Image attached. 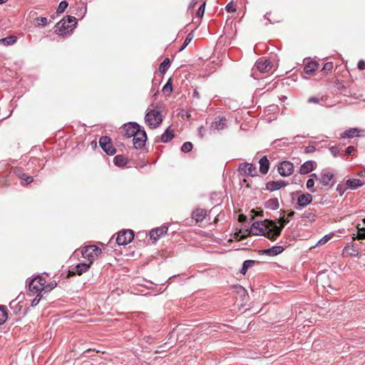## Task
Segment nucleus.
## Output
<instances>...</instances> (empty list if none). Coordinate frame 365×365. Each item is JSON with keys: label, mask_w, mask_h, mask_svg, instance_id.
<instances>
[{"label": "nucleus", "mask_w": 365, "mask_h": 365, "mask_svg": "<svg viewBox=\"0 0 365 365\" xmlns=\"http://www.w3.org/2000/svg\"><path fill=\"white\" fill-rule=\"evenodd\" d=\"M354 151V148L353 146H349L345 150L346 155H351Z\"/></svg>", "instance_id": "nucleus-52"}, {"label": "nucleus", "mask_w": 365, "mask_h": 365, "mask_svg": "<svg viewBox=\"0 0 365 365\" xmlns=\"http://www.w3.org/2000/svg\"><path fill=\"white\" fill-rule=\"evenodd\" d=\"M319 181L324 186H330L332 187L335 183L334 180V175L333 173L328 171H322L321 175L319 178Z\"/></svg>", "instance_id": "nucleus-12"}, {"label": "nucleus", "mask_w": 365, "mask_h": 365, "mask_svg": "<svg viewBox=\"0 0 365 365\" xmlns=\"http://www.w3.org/2000/svg\"><path fill=\"white\" fill-rule=\"evenodd\" d=\"M46 279L41 276L32 279L29 284V292L40 294L46 287Z\"/></svg>", "instance_id": "nucleus-5"}, {"label": "nucleus", "mask_w": 365, "mask_h": 365, "mask_svg": "<svg viewBox=\"0 0 365 365\" xmlns=\"http://www.w3.org/2000/svg\"><path fill=\"white\" fill-rule=\"evenodd\" d=\"M99 144L103 150L108 155H113L116 150L113 147L111 140L108 136H102L99 140Z\"/></svg>", "instance_id": "nucleus-7"}, {"label": "nucleus", "mask_w": 365, "mask_h": 365, "mask_svg": "<svg viewBox=\"0 0 365 365\" xmlns=\"http://www.w3.org/2000/svg\"><path fill=\"white\" fill-rule=\"evenodd\" d=\"M255 66L260 73H267L271 70L272 63L269 60L262 58L257 61Z\"/></svg>", "instance_id": "nucleus-13"}, {"label": "nucleus", "mask_w": 365, "mask_h": 365, "mask_svg": "<svg viewBox=\"0 0 365 365\" xmlns=\"http://www.w3.org/2000/svg\"><path fill=\"white\" fill-rule=\"evenodd\" d=\"M270 15V13H266L264 15V19L267 20L269 21V24H273L274 22H272L269 19V16Z\"/></svg>", "instance_id": "nucleus-56"}, {"label": "nucleus", "mask_w": 365, "mask_h": 365, "mask_svg": "<svg viewBox=\"0 0 365 365\" xmlns=\"http://www.w3.org/2000/svg\"><path fill=\"white\" fill-rule=\"evenodd\" d=\"M170 65V61L168 58L164 59V61L159 66V71L162 74H165L168 71L169 66Z\"/></svg>", "instance_id": "nucleus-32"}, {"label": "nucleus", "mask_w": 365, "mask_h": 365, "mask_svg": "<svg viewBox=\"0 0 365 365\" xmlns=\"http://www.w3.org/2000/svg\"><path fill=\"white\" fill-rule=\"evenodd\" d=\"M19 178L21 180L22 185H29L33 182V178L29 175H26L25 173H21L19 175Z\"/></svg>", "instance_id": "nucleus-34"}, {"label": "nucleus", "mask_w": 365, "mask_h": 365, "mask_svg": "<svg viewBox=\"0 0 365 365\" xmlns=\"http://www.w3.org/2000/svg\"><path fill=\"white\" fill-rule=\"evenodd\" d=\"M239 171L250 176H255L257 175L256 168L252 163H242L240 164Z\"/></svg>", "instance_id": "nucleus-14"}, {"label": "nucleus", "mask_w": 365, "mask_h": 365, "mask_svg": "<svg viewBox=\"0 0 365 365\" xmlns=\"http://www.w3.org/2000/svg\"><path fill=\"white\" fill-rule=\"evenodd\" d=\"M192 97L199 99L200 98V93L199 92L195 89L192 93Z\"/></svg>", "instance_id": "nucleus-55"}, {"label": "nucleus", "mask_w": 365, "mask_h": 365, "mask_svg": "<svg viewBox=\"0 0 365 365\" xmlns=\"http://www.w3.org/2000/svg\"><path fill=\"white\" fill-rule=\"evenodd\" d=\"M225 9L228 11V12H230V11H236V9L235 7L234 6L232 2H230L227 4V6H225Z\"/></svg>", "instance_id": "nucleus-48"}, {"label": "nucleus", "mask_w": 365, "mask_h": 365, "mask_svg": "<svg viewBox=\"0 0 365 365\" xmlns=\"http://www.w3.org/2000/svg\"><path fill=\"white\" fill-rule=\"evenodd\" d=\"M347 188L348 187L346 185V182L345 183H339L336 186V191L339 192L340 196H342Z\"/></svg>", "instance_id": "nucleus-39"}, {"label": "nucleus", "mask_w": 365, "mask_h": 365, "mask_svg": "<svg viewBox=\"0 0 365 365\" xmlns=\"http://www.w3.org/2000/svg\"><path fill=\"white\" fill-rule=\"evenodd\" d=\"M314 215L312 212H305L302 215V218L303 220H308L309 221L314 220Z\"/></svg>", "instance_id": "nucleus-42"}, {"label": "nucleus", "mask_w": 365, "mask_h": 365, "mask_svg": "<svg viewBox=\"0 0 365 365\" xmlns=\"http://www.w3.org/2000/svg\"><path fill=\"white\" fill-rule=\"evenodd\" d=\"M364 184V182L359 179H349L346 181L347 187L351 190H356Z\"/></svg>", "instance_id": "nucleus-25"}, {"label": "nucleus", "mask_w": 365, "mask_h": 365, "mask_svg": "<svg viewBox=\"0 0 365 365\" xmlns=\"http://www.w3.org/2000/svg\"><path fill=\"white\" fill-rule=\"evenodd\" d=\"M192 38H193V34L192 33L188 34L183 42V44L182 45V46L179 51H182V50H184L189 45V43L191 42Z\"/></svg>", "instance_id": "nucleus-35"}, {"label": "nucleus", "mask_w": 365, "mask_h": 365, "mask_svg": "<svg viewBox=\"0 0 365 365\" xmlns=\"http://www.w3.org/2000/svg\"><path fill=\"white\" fill-rule=\"evenodd\" d=\"M8 0H0V5L6 3Z\"/></svg>", "instance_id": "nucleus-62"}, {"label": "nucleus", "mask_w": 365, "mask_h": 365, "mask_svg": "<svg viewBox=\"0 0 365 365\" xmlns=\"http://www.w3.org/2000/svg\"><path fill=\"white\" fill-rule=\"evenodd\" d=\"M174 138L173 131L170 128H167L163 134H162L160 139L163 143H168Z\"/></svg>", "instance_id": "nucleus-30"}, {"label": "nucleus", "mask_w": 365, "mask_h": 365, "mask_svg": "<svg viewBox=\"0 0 365 365\" xmlns=\"http://www.w3.org/2000/svg\"><path fill=\"white\" fill-rule=\"evenodd\" d=\"M259 171L262 174H267L269 169V162L267 156H263L259 161Z\"/></svg>", "instance_id": "nucleus-24"}, {"label": "nucleus", "mask_w": 365, "mask_h": 365, "mask_svg": "<svg viewBox=\"0 0 365 365\" xmlns=\"http://www.w3.org/2000/svg\"><path fill=\"white\" fill-rule=\"evenodd\" d=\"M264 207L271 210H277L279 207L278 199L277 197L269 199L265 202Z\"/></svg>", "instance_id": "nucleus-27"}, {"label": "nucleus", "mask_w": 365, "mask_h": 365, "mask_svg": "<svg viewBox=\"0 0 365 365\" xmlns=\"http://www.w3.org/2000/svg\"><path fill=\"white\" fill-rule=\"evenodd\" d=\"M91 263H79L73 268V270L71 272L73 274H77L78 275L82 274L83 273L87 272L90 268V265Z\"/></svg>", "instance_id": "nucleus-23"}, {"label": "nucleus", "mask_w": 365, "mask_h": 365, "mask_svg": "<svg viewBox=\"0 0 365 365\" xmlns=\"http://www.w3.org/2000/svg\"><path fill=\"white\" fill-rule=\"evenodd\" d=\"M147 140V135L143 128H141L138 133L133 137V142L135 148L141 149L145 146Z\"/></svg>", "instance_id": "nucleus-8"}, {"label": "nucleus", "mask_w": 365, "mask_h": 365, "mask_svg": "<svg viewBox=\"0 0 365 365\" xmlns=\"http://www.w3.org/2000/svg\"><path fill=\"white\" fill-rule=\"evenodd\" d=\"M185 117L187 119H188L190 117V113L188 112H186L185 114H182V118H184Z\"/></svg>", "instance_id": "nucleus-59"}, {"label": "nucleus", "mask_w": 365, "mask_h": 365, "mask_svg": "<svg viewBox=\"0 0 365 365\" xmlns=\"http://www.w3.org/2000/svg\"><path fill=\"white\" fill-rule=\"evenodd\" d=\"M315 150V148L312 145H309L307 147L305 148V153H312Z\"/></svg>", "instance_id": "nucleus-54"}, {"label": "nucleus", "mask_w": 365, "mask_h": 365, "mask_svg": "<svg viewBox=\"0 0 365 365\" xmlns=\"http://www.w3.org/2000/svg\"><path fill=\"white\" fill-rule=\"evenodd\" d=\"M287 185V183L282 180H277V181H269L267 183L266 187L267 190H269L270 192L276 191L279 190L282 187H284Z\"/></svg>", "instance_id": "nucleus-17"}, {"label": "nucleus", "mask_w": 365, "mask_h": 365, "mask_svg": "<svg viewBox=\"0 0 365 365\" xmlns=\"http://www.w3.org/2000/svg\"><path fill=\"white\" fill-rule=\"evenodd\" d=\"M17 41V37L14 35L9 36L5 38H0V44L5 46L14 45Z\"/></svg>", "instance_id": "nucleus-28"}, {"label": "nucleus", "mask_w": 365, "mask_h": 365, "mask_svg": "<svg viewBox=\"0 0 365 365\" xmlns=\"http://www.w3.org/2000/svg\"><path fill=\"white\" fill-rule=\"evenodd\" d=\"M359 254L358 248L353 243L347 244L343 250V255L344 256L356 257Z\"/></svg>", "instance_id": "nucleus-20"}, {"label": "nucleus", "mask_w": 365, "mask_h": 365, "mask_svg": "<svg viewBox=\"0 0 365 365\" xmlns=\"http://www.w3.org/2000/svg\"><path fill=\"white\" fill-rule=\"evenodd\" d=\"M227 119L225 117H216L212 123L210 129L211 130H222L226 128Z\"/></svg>", "instance_id": "nucleus-15"}, {"label": "nucleus", "mask_w": 365, "mask_h": 365, "mask_svg": "<svg viewBox=\"0 0 365 365\" xmlns=\"http://www.w3.org/2000/svg\"><path fill=\"white\" fill-rule=\"evenodd\" d=\"M205 2L204 1L198 8L196 16L197 17H202L204 13H205Z\"/></svg>", "instance_id": "nucleus-44"}, {"label": "nucleus", "mask_w": 365, "mask_h": 365, "mask_svg": "<svg viewBox=\"0 0 365 365\" xmlns=\"http://www.w3.org/2000/svg\"><path fill=\"white\" fill-rule=\"evenodd\" d=\"M294 213L295 212L294 211H291L290 212H289L287 219H289L290 220V218H292L294 215Z\"/></svg>", "instance_id": "nucleus-57"}, {"label": "nucleus", "mask_w": 365, "mask_h": 365, "mask_svg": "<svg viewBox=\"0 0 365 365\" xmlns=\"http://www.w3.org/2000/svg\"><path fill=\"white\" fill-rule=\"evenodd\" d=\"M68 3L66 1H62L60 2V4H58V6L56 9V13L57 14H62L64 12V11L66 10V9L68 7Z\"/></svg>", "instance_id": "nucleus-36"}, {"label": "nucleus", "mask_w": 365, "mask_h": 365, "mask_svg": "<svg viewBox=\"0 0 365 365\" xmlns=\"http://www.w3.org/2000/svg\"><path fill=\"white\" fill-rule=\"evenodd\" d=\"M140 129V125L135 122H129L125 123L123 126V130L127 138L133 137Z\"/></svg>", "instance_id": "nucleus-10"}, {"label": "nucleus", "mask_w": 365, "mask_h": 365, "mask_svg": "<svg viewBox=\"0 0 365 365\" xmlns=\"http://www.w3.org/2000/svg\"><path fill=\"white\" fill-rule=\"evenodd\" d=\"M333 68V63L332 62H327L326 63H324L323 68H322V71H331Z\"/></svg>", "instance_id": "nucleus-45"}, {"label": "nucleus", "mask_w": 365, "mask_h": 365, "mask_svg": "<svg viewBox=\"0 0 365 365\" xmlns=\"http://www.w3.org/2000/svg\"><path fill=\"white\" fill-rule=\"evenodd\" d=\"M358 237L359 238L365 239V227L359 228Z\"/></svg>", "instance_id": "nucleus-49"}, {"label": "nucleus", "mask_w": 365, "mask_h": 365, "mask_svg": "<svg viewBox=\"0 0 365 365\" xmlns=\"http://www.w3.org/2000/svg\"><path fill=\"white\" fill-rule=\"evenodd\" d=\"M192 149V144L190 142H185L181 146V151L188 153Z\"/></svg>", "instance_id": "nucleus-40"}, {"label": "nucleus", "mask_w": 365, "mask_h": 365, "mask_svg": "<svg viewBox=\"0 0 365 365\" xmlns=\"http://www.w3.org/2000/svg\"><path fill=\"white\" fill-rule=\"evenodd\" d=\"M359 175L361 177H365V169L360 173Z\"/></svg>", "instance_id": "nucleus-61"}, {"label": "nucleus", "mask_w": 365, "mask_h": 365, "mask_svg": "<svg viewBox=\"0 0 365 365\" xmlns=\"http://www.w3.org/2000/svg\"><path fill=\"white\" fill-rule=\"evenodd\" d=\"M145 121L151 128L159 127L163 121V116L159 110L148 108L146 110Z\"/></svg>", "instance_id": "nucleus-3"}, {"label": "nucleus", "mask_w": 365, "mask_h": 365, "mask_svg": "<svg viewBox=\"0 0 365 365\" xmlns=\"http://www.w3.org/2000/svg\"><path fill=\"white\" fill-rule=\"evenodd\" d=\"M329 150L334 157H336L339 153V148L335 146L331 147Z\"/></svg>", "instance_id": "nucleus-47"}, {"label": "nucleus", "mask_w": 365, "mask_h": 365, "mask_svg": "<svg viewBox=\"0 0 365 365\" xmlns=\"http://www.w3.org/2000/svg\"><path fill=\"white\" fill-rule=\"evenodd\" d=\"M7 319V309L5 306H0V325L4 324Z\"/></svg>", "instance_id": "nucleus-33"}, {"label": "nucleus", "mask_w": 365, "mask_h": 365, "mask_svg": "<svg viewBox=\"0 0 365 365\" xmlns=\"http://www.w3.org/2000/svg\"><path fill=\"white\" fill-rule=\"evenodd\" d=\"M205 128L203 126H200L198 128L199 136L202 138L205 136Z\"/></svg>", "instance_id": "nucleus-51"}, {"label": "nucleus", "mask_w": 365, "mask_h": 365, "mask_svg": "<svg viewBox=\"0 0 365 365\" xmlns=\"http://www.w3.org/2000/svg\"><path fill=\"white\" fill-rule=\"evenodd\" d=\"M364 137L365 136V130L359 129L356 128H351L346 130L344 132L341 133V138H350L353 137Z\"/></svg>", "instance_id": "nucleus-11"}, {"label": "nucleus", "mask_w": 365, "mask_h": 365, "mask_svg": "<svg viewBox=\"0 0 365 365\" xmlns=\"http://www.w3.org/2000/svg\"><path fill=\"white\" fill-rule=\"evenodd\" d=\"M168 227L167 226H162L160 227H158L152 230L150 232V238L151 240L154 242L158 241L160 237L165 235L168 232Z\"/></svg>", "instance_id": "nucleus-16"}, {"label": "nucleus", "mask_w": 365, "mask_h": 365, "mask_svg": "<svg viewBox=\"0 0 365 365\" xmlns=\"http://www.w3.org/2000/svg\"><path fill=\"white\" fill-rule=\"evenodd\" d=\"M173 91L171 79L170 78L165 86L163 87V92L164 93L170 94Z\"/></svg>", "instance_id": "nucleus-38"}, {"label": "nucleus", "mask_w": 365, "mask_h": 365, "mask_svg": "<svg viewBox=\"0 0 365 365\" xmlns=\"http://www.w3.org/2000/svg\"><path fill=\"white\" fill-rule=\"evenodd\" d=\"M198 2V0H192L190 2V7H193L195 6V4Z\"/></svg>", "instance_id": "nucleus-58"}, {"label": "nucleus", "mask_w": 365, "mask_h": 365, "mask_svg": "<svg viewBox=\"0 0 365 365\" xmlns=\"http://www.w3.org/2000/svg\"><path fill=\"white\" fill-rule=\"evenodd\" d=\"M36 21L38 26H46L48 23V20L46 17H38L36 19Z\"/></svg>", "instance_id": "nucleus-43"}, {"label": "nucleus", "mask_w": 365, "mask_h": 365, "mask_svg": "<svg viewBox=\"0 0 365 365\" xmlns=\"http://www.w3.org/2000/svg\"><path fill=\"white\" fill-rule=\"evenodd\" d=\"M134 238V233L131 230H121L118 233L116 243L119 246H125L130 243Z\"/></svg>", "instance_id": "nucleus-6"}, {"label": "nucleus", "mask_w": 365, "mask_h": 365, "mask_svg": "<svg viewBox=\"0 0 365 365\" xmlns=\"http://www.w3.org/2000/svg\"><path fill=\"white\" fill-rule=\"evenodd\" d=\"M320 101V98L317 97H310L308 98L307 102L308 103H319Z\"/></svg>", "instance_id": "nucleus-50"}, {"label": "nucleus", "mask_w": 365, "mask_h": 365, "mask_svg": "<svg viewBox=\"0 0 365 365\" xmlns=\"http://www.w3.org/2000/svg\"><path fill=\"white\" fill-rule=\"evenodd\" d=\"M41 299V295L40 294H38L36 295V297L32 300L31 306L32 307L36 306L39 303Z\"/></svg>", "instance_id": "nucleus-46"}, {"label": "nucleus", "mask_w": 365, "mask_h": 365, "mask_svg": "<svg viewBox=\"0 0 365 365\" xmlns=\"http://www.w3.org/2000/svg\"><path fill=\"white\" fill-rule=\"evenodd\" d=\"M306 187L312 192H316V189L314 188V180L313 178H309L307 181Z\"/></svg>", "instance_id": "nucleus-41"}, {"label": "nucleus", "mask_w": 365, "mask_h": 365, "mask_svg": "<svg viewBox=\"0 0 365 365\" xmlns=\"http://www.w3.org/2000/svg\"><path fill=\"white\" fill-rule=\"evenodd\" d=\"M127 158L123 155H118L113 159L114 164L118 167H123L127 164Z\"/></svg>", "instance_id": "nucleus-29"}, {"label": "nucleus", "mask_w": 365, "mask_h": 365, "mask_svg": "<svg viewBox=\"0 0 365 365\" xmlns=\"http://www.w3.org/2000/svg\"><path fill=\"white\" fill-rule=\"evenodd\" d=\"M207 215V211L202 208H197L192 212V218L197 222H202Z\"/></svg>", "instance_id": "nucleus-22"}, {"label": "nucleus", "mask_w": 365, "mask_h": 365, "mask_svg": "<svg viewBox=\"0 0 365 365\" xmlns=\"http://www.w3.org/2000/svg\"><path fill=\"white\" fill-rule=\"evenodd\" d=\"M284 251V247L280 245H275L270 248L262 250L260 252L270 257H274L282 253Z\"/></svg>", "instance_id": "nucleus-19"}, {"label": "nucleus", "mask_w": 365, "mask_h": 365, "mask_svg": "<svg viewBox=\"0 0 365 365\" xmlns=\"http://www.w3.org/2000/svg\"><path fill=\"white\" fill-rule=\"evenodd\" d=\"M101 249L96 245H88L83 248L81 253L83 258L92 263L101 254Z\"/></svg>", "instance_id": "nucleus-4"}, {"label": "nucleus", "mask_w": 365, "mask_h": 365, "mask_svg": "<svg viewBox=\"0 0 365 365\" xmlns=\"http://www.w3.org/2000/svg\"><path fill=\"white\" fill-rule=\"evenodd\" d=\"M77 24L76 18L67 16L56 24V33L61 36L70 35Z\"/></svg>", "instance_id": "nucleus-2"}, {"label": "nucleus", "mask_w": 365, "mask_h": 365, "mask_svg": "<svg viewBox=\"0 0 365 365\" xmlns=\"http://www.w3.org/2000/svg\"><path fill=\"white\" fill-rule=\"evenodd\" d=\"M311 177H312L311 178H313V179L315 178L317 180H319V177H318L316 173L312 174Z\"/></svg>", "instance_id": "nucleus-60"}, {"label": "nucleus", "mask_w": 365, "mask_h": 365, "mask_svg": "<svg viewBox=\"0 0 365 365\" xmlns=\"http://www.w3.org/2000/svg\"><path fill=\"white\" fill-rule=\"evenodd\" d=\"M357 66H358L359 69L364 70L365 69V61L364 60H360L358 62Z\"/></svg>", "instance_id": "nucleus-53"}, {"label": "nucleus", "mask_w": 365, "mask_h": 365, "mask_svg": "<svg viewBox=\"0 0 365 365\" xmlns=\"http://www.w3.org/2000/svg\"><path fill=\"white\" fill-rule=\"evenodd\" d=\"M289 219L282 217L279 219V225L273 220H266L254 222L250 227V233L254 235H263L272 241H274L281 234Z\"/></svg>", "instance_id": "nucleus-1"}, {"label": "nucleus", "mask_w": 365, "mask_h": 365, "mask_svg": "<svg viewBox=\"0 0 365 365\" xmlns=\"http://www.w3.org/2000/svg\"><path fill=\"white\" fill-rule=\"evenodd\" d=\"M312 199L309 193L302 194L297 197V205L300 208L304 207L312 202Z\"/></svg>", "instance_id": "nucleus-18"}, {"label": "nucleus", "mask_w": 365, "mask_h": 365, "mask_svg": "<svg viewBox=\"0 0 365 365\" xmlns=\"http://www.w3.org/2000/svg\"><path fill=\"white\" fill-rule=\"evenodd\" d=\"M255 264V261L252 259H247L245 260L243 264L242 269L240 270V273L243 275H245L249 268L252 267Z\"/></svg>", "instance_id": "nucleus-31"}, {"label": "nucleus", "mask_w": 365, "mask_h": 365, "mask_svg": "<svg viewBox=\"0 0 365 365\" xmlns=\"http://www.w3.org/2000/svg\"><path fill=\"white\" fill-rule=\"evenodd\" d=\"M331 237H332V235H331V234H328V235H324L322 238H321L317 242V243L316 244L315 247L316 246H321V245H323L326 244L329 240H331Z\"/></svg>", "instance_id": "nucleus-37"}, {"label": "nucleus", "mask_w": 365, "mask_h": 365, "mask_svg": "<svg viewBox=\"0 0 365 365\" xmlns=\"http://www.w3.org/2000/svg\"><path fill=\"white\" fill-rule=\"evenodd\" d=\"M318 66L319 64L317 62L310 61L304 66V71L307 74L312 75L317 69Z\"/></svg>", "instance_id": "nucleus-26"}, {"label": "nucleus", "mask_w": 365, "mask_h": 365, "mask_svg": "<svg viewBox=\"0 0 365 365\" xmlns=\"http://www.w3.org/2000/svg\"><path fill=\"white\" fill-rule=\"evenodd\" d=\"M316 165V163L313 160H307L304 162L300 167V174L305 175L312 172L315 168Z\"/></svg>", "instance_id": "nucleus-21"}, {"label": "nucleus", "mask_w": 365, "mask_h": 365, "mask_svg": "<svg viewBox=\"0 0 365 365\" xmlns=\"http://www.w3.org/2000/svg\"><path fill=\"white\" fill-rule=\"evenodd\" d=\"M277 170L280 175L287 177L294 172V165L290 161L284 160L279 164Z\"/></svg>", "instance_id": "nucleus-9"}]
</instances>
